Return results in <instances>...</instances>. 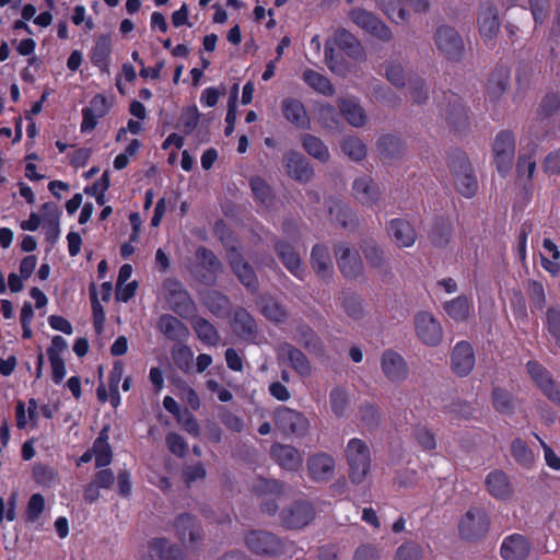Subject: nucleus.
Segmentation results:
<instances>
[{
	"mask_svg": "<svg viewBox=\"0 0 560 560\" xmlns=\"http://www.w3.org/2000/svg\"><path fill=\"white\" fill-rule=\"evenodd\" d=\"M279 361L287 363L299 375L306 377L311 374V363L306 355L296 347L289 342H282L277 348Z\"/></svg>",
	"mask_w": 560,
	"mask_h": 560,
	"instance_id": "obj_21",
	"label": "nucleus"
},
{
	"mask_svg": "<svg viewBox=\"0 0 560 560\" xmlns=\"http://www.w3.org/2000/svg\"><path fill=\"white\" fill-rule=\"evenodd\" d=\"M511 453L514 459L522 466L529 468L535 462L533 451L521 439H515L511 444Z\"/></svg>",
	"mask_w": 560,
	"mask_h": 560,
	"instance_id": "obj_49",
	"label": "nucleus"
},
{
	"mask_svg": "<svg viewBox=\"0 0 560 560\" xmlns=\"http://www.w3.org/2000/svg\"><path fill=\"white\" fill-rule=\"evenodd\" d=\"M385 77L396 88L404 89L407 86L408 78L411 75L405 72L400 63L390 61L385 65Z\"/></svg>",
	"mask_w": 560,
	"mask_h": 560,
	"instance_id": "obj_51",
	"label": "nucleus"
},
{
	"mask_svg": "<svg viewBox=\"0 0 560 560\" xmlns=\"http://www.w3.org/2000/svg\"><path fill=\"white\" fill-rule=\"evenodd\" d=\"M349 404V397L345 389L337 387L330 393V405L337 417H342Z\"/></svg>",
	"mask_w": 560,
	"mask_h": 560,
	"instance_id": "obj_56",
	"label": "nucleus"
},
{
	"mask_svg": "<svg viewBox=\"0 0 560 560\" xmlns=\"http://www.w3.org/2000/svg\"><path fill=\"white\" fill-rule=\"evenodd\" d=\"M452 229L446 222L436 223L432 233L431 240L438 247H444L451 240Z\"/></svg>",
	"mask_w": 560,
	"mask_h": 560,
	"instance_id": "obj_58",
	"label": "nucleus"
},
{
	"mask_svg": "<svg viewBox=\"0 0 560 560\" xmlns=\"http://www.w3.org/2000/svg\"><path fill=\"white\" fill-rule=\"evenodd\" d=\"M294 340L312 354H324V346L320 338L306 325H300L296 327Z\"/></svg>",
	"mask_w": 560,
	"mask_h": 560,
	"instance_id": "obj_37",
	"label": "nucleus"
},
{
	"mask_svg": "<svg viewBox=\"0 0 560 560\" xmlns=\"http://www.w3.org/2000/svg\"><path fill=\"white\" fill-rule=\"evenodd\" d=\"M527 373L538 388L552 381L550 373L537 361H528L526 364Z\"/></svg>",
	"mask_w": 560,
	"mask_h": 560,
	"instance_id": "obj_55",
	"label": "nucleus"
},
{
	"mask_svg": "<svg viewBox=\"0 0 560 560\" xmlns=\"http://www.w3.org/2000/svg\"><path fill=\"white\" fill-rule=\"evenodd\" d=\"M206 477V468L201 463L186 465L183 469V478L186 483L190 485Z\"/></svg>",
	"mask_w": 560,
	"mask_h": 560,
	"instance_id": "obj_64",
	"label": "nucleus"
},
{
	"mask_svg": "<svg viewBox=\"0 0 560 560\" xmlns=\"http://www.w3.org/2000/svg\"><path fill=\"white\" fill-rule=\"evenodd\" d=\"M303 80L305 83L314 89L315 91L324 94V95H332L334 94V88L330 83V81L323 74L314 71V70H306L303 73Z\"/></svg>",
	"mask_w": 560,
	"mask_h": 560,
	"instance_id": "obj_47",
	"label": "nucleus"
},
{
	"mask_svg": "<svg viewBox=\"0 0 560 560\" xmlns=\"http://www.w3.org/2000/svg\"><path fill=\"white\" fill-rule=\"evenodd\" d=\"M337 265L340 272L347 279H358L364 272L363 261L357 249L347 243H338L334 246Z\"/></svg>",
	"mask_w": 560,
	"mask_h": 560,
	"instance_id": "obj_13",
	"label": "nucleus"
},
{
	"mask_svg": "<svg viewBox=\"0 0 560 560\" xmlns=\"http://www.w3.org/2000/svg\"><path fill=\"white\" fill-rule=\"evenodd\" d=\"M341 151L354 162L363 161L366 158V145L355 136H347L340 143Z\"/></svg>",
	"mask_w": 560,
	"mask_h": 560,
	"instance_id": "obj_44",
	"label": "nucleus"
},
{
	"mask_svg": "<svg viewBox=\"0 0 560 560\" xmlns=\"http://www.w3.org/2000/svg\"><path fill=\"white\" fill-rule=\"evenodd\" d=\"M311 265L315 273L324 280L331 278L334 273L329 250L324 245H315L311 254Z\"/></svg>",
	"mask_w": 560,
	"mask_h": 560,
	"instance_id": "obj_33",
	"label": "nucleus"
},
{
	"mask_svg": "<svg viewBox=\"0 0 560 560\" xmlns=\"http://www.w3.org/2000/svg\"><path fill=\"white\" fill-rule=\"evenodd\" d=\"M389 238L398 248H409L417 241V232L412 224L405 219H393L387 224Z\"/></svg>",
	"mask_w": 560,
	"mask_h": 560,
	"instance_id": "obj_23",
	"label": "nucleus"
},
{
	"mask_svg": "<svg viewBox=\"0 0 560 560\" xmlns=\"http://www.w3.org/2000/svg\"><path fill=\"white\" fill-rule=\"evenodd\" d=\"M452 370L458 376L468 375L475 366V353L472 347L466 342H458L452 352Z\"/></svg>",
	"mask_w": 560,
	"mask_h": 560,
	"instance_id": "obj_26",
	"label": "nucleus"
},
{
	"mask_svg": "<svg viewBox=\"0 0 560 560\" xmlns=\"http://www.w3.org/2000/svg\"><path fill=\"white\" fill-rule=\"evenodd\" d=\"M287 174L299 183H308L314 176V168L300 152L288 151L283 155Z\"/></svg>",
	"mask_w": 560,
	"mask_h": 560,
	"instance_id": "obj_20",
	"label": "nucleus"
},
{
	"mask_svg": "<svg viewBox=\"0 0 560 560\" xmlns=\"http://www.w3.org/2000/svg\"><path fill=\"white\" fill-rule=\"evenodd\" d=\"M478 31L485 42L493 40L500 33L501 22L498 8L490 2L480 5L478 18Z\"/></svg>",
	"mask_w": 560,
	"mask_h": 560,
	"instance_id": "obj_19",
	"label": "nucleus"
},
{
	"mask_svg": "<svg viewBox=\"0 0 560 560\" xmlns=\"http://www.w3.org/2000/svg\"><path fill=\"white\" fill-rule=\"evenodd\" d=\"M548 331L560 342V308L550 307L546 313Z\"/></svg>",
	"mask_w": 560,
	"mask_h": 560,
	"instance_id": "obj_63",
	"label": "nucleus"
},
{
	"mask_svg": "<svg viewBox=\"0 0 560 560\" xmlns=\"http://www.w3.org/2000/svg\"><path fill=\"white\" fill-rule=\"evenodd\" d=\"M450 168L459 192L466 197L474 196L477 182L467 156L462 152L453 153L450 158Z\"/></svg>",
	"mask_w": 560,
	"mask_h": 560,
	"instance_id": "obj_8",
	"label": "nucleus"
},
{
	"mask_svg": "<svg viewBox=\"0 0 560 560\" xmlns=\"http://www.w3.org/2000/svg\"><path fill=\"white\" fill-rule=\"evenodd\" d=\"M249 184L256 200L264 207H270L273 200L270 186L260 177H253Z\"/></svg>",
	"mask_w": 560,
	"mask_h": 560,
	"instance_id": "obj_50",
	"label": "nucleus"
},
{
	"mask_svg": "<svg viewBox=\"0 0 560 560\" xmlns=\"http://www.w3.org/2000/svg\"><path fill=\"white\" fill-rule=\"evenodd\" d=\"M385 377L393 383L404 382L408 376V366L404 358L394 351H385L381 359Z\"/></svg>",
	"mask_w": 560,
	"mask_h": 560,
	"instance_id": "obj_24",
	"label": "nucleus"
},
{
	"mask_svg": "<svg viewBox=\"0 0 560 560\" xmlns=\"http://www.w3.org/2000/svg\"><path fill=\"white\" fill-rule=\"evenodd\" d=\"M486 487L489 494L497 500L506 502L513 498V485L502 470L491 471L486 478Z\"/></svg>",
	"mask_w": 560,
	"mask_h": 560,
	"instance_id": "obj_25",
	"label": "nucleus"
},
{
	"mask_svg": "<svg viewBox=\"0 0 560 560\" xmlns=\"http://www.w3.org/2000/svg\"><path fill=\"white\" fill-rule=\"evenodd\" d=\"M233 331L246 341H254L257 336L256 323L253 316L244 308H237L232 319Z\"/></svg>",
	"mask_w": 560,
	"mask_h": 560,
	"instance_id": "obj_32",
	"label": "nucleus"
},
{
	"mask_svg": "<svg viewBox=\"0 0 560 560\" xmlns=\"http://www.w3.org/2000/svg\"><path fill=\"white\" fill-rule=\"evenodd\" d=\"M342 307L346 314L354 320L361 319L364 315L362 301L355 294L346 293L342 299Z\"/></svg>",
	"mask_w": 560,
	"mask_h": 560,
	"instance_id": "obj_53",
	"label": "nucleus"
},
{
	"mask_svg": "<svg viewBox=\"0 0 560 560\" xmlns=\"http://www.w3.org/2000/svg\"><path fill=\"white\" fill-rule=\"evenodd\" d=\"M560 109V97L556 93H547L537 109L540 119H547L558 113Z\"/></svg>",
	"mask_w": 560,
	"mask_h": 560,
	"instance_id": "obj_52",
	"label": "nucleus"
},
{
	"mask_svg": "<svg viewBox=\"0 0 560 560\" xmlns=\"http://www.w3.org/2000/svg\"><path fill=\"white\" fill-rule=\"evenodd\" d=\"M283 490V485L277 480L257 478L252 483V491L260 498L279 497Z\"/></svg>",
	"mask_w": 560,
	"mask_h": 560,
	"instance_id": "obj_46",
	"label": "nucleus"
},
{
	"mask_svg": "<svg viewBox=\"0 0 560 560\" xmlns=\"http://www.w3.org/2000/svg\"><path fill=\"white\" fill-rule=\"evenodd\" d=\"M284 118L300 129H308L311 120L301 101L292 97L284 98L281 103Z\"/></svg>",
	"mask_w": 560,
	"mask_h": 560,
	"instance_id": "obj_29",
	"label": "nucleus"
},
{
	"mask_svg": "<svg viewBox=\"0 0 560 560\" xmlns=\"http://www.w3.org/2000/svg\"><path fill=\"white\" fill-rule=\"evenodd\" d=\"M433 43L445 59L452 62L462 60L465 52V44L462 35L451 25H439L433 33Z\"/></svg>",
	"mask_w": 560,
	"mask_h": 560,
	"instance_id": "obj_3",
	"label": "nucleus"
},
{
	"mask_svg": "<svg viewBox=\"0 0 560 560\" xmlns=\"http://www.w3.org/2000/svg\"><path fill=\"white\" fill-rule=\"evenodd\" d=\"M415 331L419 340L429 347H436L443 339V328L434 315L428 311H420L413 318Z\"/></svg>",
	"mask_w": 560,
	"mask_h": 560,
	"instance_id": "obj_11",
	"label": "nucleus"
},
{
	"mask_svg": "<svg viewBox=\"0 0 560 560\" xmlns=\"http://www.w3.org/2000/svg\"><path fill=\"white\" fill-rule=\"evenodd\" d=\"M423 548L415 541H407L399 546L394 560H422Z\"/></svg>",
	"mask_w": 560,
	"mask_h": 560,
	"instance_id": "obj_54",
	"label": "nucleus"
},
{
	"mask_svg": "<svg viewBox=\"0 0 560 560\" xmlns=\"http://www.w3.org/2000/svg\"><path fill=\"white\" fill-rule=\"evenodd\" d=\"M245 545L255 555L265 557L292 556L295 542L281 538L268 530H250L245 536Z\"/></svg>",
	"mask_w": 560,
	"mask_h": 560,
	"instance_id": "obj_1",
	"label": "nucleus"
},
{
	"mask_svg": "<svg viewBox=\"0 0 560 560\" xmlns=\"http://www.w3.org/2000/svg\"><path fill=\"white\" fill-rule=\"evenodd\" d=\"M171 527L186 549L196 550L202 545L205 533L200 522L194 515L178 514L171 523Z\"/></svg>",
	"mask_w": 560,
	"mask_h": 560,
	"instance_id": "obj_5",
	"label": "nucleus"
},
{
	"mask_svg": "<svg viewBox=\"0 0 560 560\" xmlns=\"http://www.w3.org/2000/svg\"><path fill=\"white\" fill-rule=\"evenodd\" d=\"M510 70L506 67L495 68L489 75L487 82V92L492 100L500 98L509 89Z\"/></svg>",
	"mask_w": 560,
	"mask_h": 560,
	"instance_id": "obj_36",
	"label": "nucleus"
},
{
	"mask_svg": "<svg viewBox=\"0 0 560 560\" xmlns=\"http://www.w3.org/2000/svg\"><path fill=\"white\" fill-rule=\"evenodd\" d=\"M337 104L341 116L350 126L362 128L366 125L368 114L358 101L354 98H339Z\"/></svg>",
	"mask_w": 560,
	"mask_h": 560,
	"instance_id": "obj_30",
	"label": "nucleus"
},
{
	"mask_svg": "<svg viewBox=\"0 0 560 560\" xmlns=\"http://www.w3.org/2000/svg\"><path fill=\"white\" fill-rule=\"evenodd\" d=\"M316 517L314 505L307 501H295L280 512V524L289 530H301Z\"/></svg>",
	"mask_w": 560,
	"mask_h": 560,
	"instance_id": "obj_7",
	"label": "nucleus"
},
{
	"mask_svg": "<svg viewBox=\"0 0 560 560\" xmlns=\"http://www.w3.org/2000/svg\"><path fill=\"white\" fill-rule=\"evenodd\" d=\"M112 52V40L108 35H101L96 38L92 49L91 61L103 72L109 73L108 58Z\"/></svg>",
	"mask_w": 560,
	"mask_h": 560,
	"instance_id": "obj_39",
	"label": "nucleus"
},
{
	"mask_svg": "<svg viewBox=\"0 0 560 560\" xmlns=\"http://www.w3.org/2000/svg\"><path fill=\"white\" fill-rule=\"evenodd\" d=\"M440 112L448 126L456 132H463L468 128V110L458 95H445L443 102L440 104Z\"/></svg>",
	"mask_w": 560,
	"mask_h": 560,
	"instance_id": "obj_10",
	"label": "nucleus"
},
{
	"mask_svg": "<svg viewBox=\"0 0 560 560\" xmlns=\"http://www.w3.org/2000/svg\"><path fill=\"white\" fill-rule=\"evenodd\" d=\"M360 249L371 270L383 279L392 277L390 260L381 244L373 238H363L360 243Z\"/></svg>",
	"mask_w": 560,
	"mask_h": 560,
	"instance_id": "obj_9",
	"label": "nucleus"
},
{
	"mask_svg": "<svg viewBox=\"0 0 560 560\" xmlns=\"http://www.w3.org/2000/svg\"><path fill=\"white\" fill-rule=\"evenodd\" d=\"M470 308V302L464 295L444 304V311L446 314L456 322L466 320L469 317Z\"/></svg>",
	"mask_w": 560,
	"mask_h": 560,
	"instance_id": "obj_45",
	"label": "nucleus"
},
{
	"mask_svg": "<svg viewBox=\"0 0 560 560\" xmlns=\"http://www.w3.org/2000/svg\"><path fill=\"white\" fill-rule=\"evenodd\" d=\"M158 328L164 336L172 340H180L188 335L185 325L178 318L170 314H164L159 318Z\"/></svg>",
	"mask_w": 560,
	"mask_h": 560,
	"instance_id": "obj_41",
	"label": "nucleus"
},
{
	"mask_svg": "<svg viewBox=\"0 0 560 560\" xmlns=\"http://www.w3.org/2000/svg\"><path fill=\"white\" fill-rule=\"evenodd\" d=\"M411 98L417 104H422L428 98V92L424 89L423 81L418 77L408 78V84L406 86Z\"/></svg>",
	"mask_w": 560,
	"mask_h": 560,
	"instance_id": "obj_57",
	"label": "nucleus"
},
{
	"mask_svg": "<svg viewBox=\"0 0 560 560\" xmlns=\"http://www.w3.org/2000/svg\"><path fill=\"white\" fill-rule=\"evenodd\" d=\"M172 358L180 370H188L192 362V352L188 347L177 346L172 350Z\"/></svg>",
	"mask_w": 560,
	"mask_h": 560,
	"instance_id": "obj_59",
	"label": "nucleus"
},
{
	"mask_svg": "<svg viewBox=\"0 0 560 560\" xmlns=\"http://www.w3.org/2000/svg\"><path fill=\"white\" fill-rule=\"evenodd\" d=\"M494 161L498 171L505 175L512 167L515 143L514 138L509 131H501L493 143Z\"/></svg>",
	"mask_w": 560,
	"mask_h": 560,
	"instance_id": "obj_17",
	"label": "nucleus"
},
{
	"mask_svg": "<svg viewBox=\"0 0 560 560\" xmlns=\"http://www.w3.org/2000/svg\"><path fill=\"white\" fill-rule=\"evenodd\" d=\"M275 424L284 434L304 436L310 428L307 418L296 410L280 407L275 412Z\"/></svg>",
	"mask_w": 560,
	"mask_h": 560,
	"instance_id": "obj_15",
	"label": "nucleus"
},
{
	"mask_svg": "<svg viewBox=\"0 0 560 560\" xmlns=\"http://www.w3.org/2000/svg\"><path fill=\"white\" fill-rule=\"evenodd\" d=\"M353 197L363 206L373 207L378 203L382 190L369 175L357 177L352 183Z\"/></svg>",
	"mask_w": 560,
	"mask_h": 560,
	"instance_id": "obj_22",
	"label": "nucleus"
},
{
	"mask_svg": "<svg viewBox=\"0 0 560 560\" xmlns=\"http://www.w3.org/2000/svg\"><path fill=\"white\" fill-rule=\"evenodd\" d=\"M493 406L502 413H508L512 410V395L502 388H494L493 390Z\"/></svg>",
	"mask_w": 560,
	"mask_h": 560,
	"instance_id": "obj_60",
	"label": "nucleus"
},
{
	"mask_svg": "<svg viewBox=\"0 0 560 560\" xmlns=\"http://www.w3.org/2000/svg\"><path fill=\"white\" fill-rule=\"evenodd\" d=\"M530 551V544L526 537L513 534L503 539L500 553L504 560H525Z\"/></svg>",
	"mask_w": 560,
	"mask_h": 560,
	"instance_id": "obj_28",
	"label": "nucleus"
},
{
	"mask_svg": "<svg viewBox=\"0 0 560 560\" xmlns=\"http://www.w3.org/2000/svg\"><path fill=\"white\" fill-rule=\"evenodd\" d=\"M275 250L284 265V267L295 277L302 278V267L300 255L289 243L278 241L275 244Z\"/></svg>",
	"mask_w": 560,
	"mask_h": 560,
	"instance_id": "obj_34",
	"label": "nucleus"
},
{
	"mask_svg": "<svg viewBox=\"0 0 560 560\" xmlns=\"http://www.w3.org/2000/svg\"><path fill=\"white\" fill-rule=\"evenodd\" d=\"M149 556L152 560H184L180 548L164 537L153 538L149 542Z\"/></svg>",
	"mask_w": 560,
	"mask_h": 560,
	"instance_id": "obj_31",
	"label": "nucleus"
},
{
	"mask_svg": "<svg viewBox=\"0 0 560 560\" xmlns=\"http://www.w3.org/2000/svg\"><path fill=\"white\" fill-rule=\"evenodd\" d=\"M163 292L170 308L176 314L187 317L194 313L195 303L179 280L167 278L163 282Z\"/></svg>",
	"mask_w": 560,
	"mask_h": 560,
	"instance_id": "obj_6",
	"label": "nucleus"
},
{
	"mask_svg": "<svg viewBox=\"0 0 560 560\" xmlns=\"http://www.w3.org/2000/svg\"><path fill=\"white\" fill-rule=\"evenodd\" d=\"M196 258L195 277L207 285L214 284L218 276L223 271V266L219 258L206 247L197 248Z\"/></svg>",
	"mask_w": 560,
	"mask_h": 560,
	"instance_id": "obj_14",
	"label": "nucleus"
},
{
	"mask_svg": "<svg viewBox=\"0 0 560 560\" xmlns=\"http://www.w3.org/2000/svg\"><path fill=\"white\" fill-rule=\"evenodd\" d=\"M301 144L305 152L312 158L318 160L322 163H327L329 161V150L318 137L311 133H304L301 137Z\"/></svg>",
	"mask_w": 560,
	"mask_h": 560,
	"instance_id": "obj_42",
	"label": "nucleus"
},
{
	"mask_svg": "<svg viewBox=\"0 0 560 560\" xmlns=\"http://www.w3.org/2000/svg\"><path fill=\"white\" fill-rule=\"evenodd\" d=\"M330 221L347 230H354L358 226V218L350 207L340 202L332 201L328 208Z\"/></svg>",
	"mask_w": 560,
	"mask_h": 560,
	"instance_id": "obj_35",
	"label": "nucleus"
},
{
	"mask_svg": "<svg viewBox=\"0 0 560 560\" xmlns=\"http://www.w3.org/2000/svg\"><path fill=\"white\" fill-rule=\"evenodd\" d=\"M226 261L243 285H245L250 291L257 290L258 280L253 267L234 247L228 249Z\"/></svg>",
	"mask_w": 560,
	"mask_h": 560,
	"instance_id": "obj_18",
	"label": "nucleus"
},
{
	"mask_svg": "<svg viewBox=\"0 0 560 560\" xmlns=\"http://www.w3.org/2000/svg\"><path fill=\"white\" fill-rule=\"evenodd\" d=\"M192 327L198 338L208 345H215L220 339L213 325L202 317H195L192 319Z\"/></svg>",
	"mask_w": 560,
	"mask_h": 560,
	"instance_id": "obj_48",
	"label": "nucleus"
},
{
	"mask_svg": "<svg viewBox=\"0 0 560 560\" xmlns=\"http://www.w3.org/2000/svg\"><path fill=\"white\" fill-rule=\"evenodd\" d=\"M335 43L350 58L362 60L364 58V49L361 43L347 30L341 28L335 33Z\"/></svg>",
	"mask_w": 560,
	"mask_h": 560,
	"instance_id": "obj_38",
	"label": "nucleus"
},
{
	"mask_svg": "<svg viewBox=\"0 0 560 560\" xmlns=\"http://www.w3.org/2000/svg\"><path fill=\"white\" fill-rule=\"evenodd\" d=\"M490 518L487 512L478 506H471L460 517L458 523L459 537L469 542L481 540L489 532Z\"/></svg>",
	"mask_w": 560,
	"mask_h": 560,
	"instance_id": "obj_4",
	"label": "nucleus"
},
{
	"mask_svg": "<svg viewBox=\"0 0 560 560\" xmlns=\"http://www.w3.org/2000/svg\"><path fill=\"white\" fill-rule=\"evenodd\" d=\"M376 148L380 155L388 160L398 159L405 153V145L401 139L389 133L380 137Z\"/></svg>",
	"mask_w": 560,
	"mask_h": 560,
	"instance_id": "obj_40",
	"label": "nucleus"
},
{
	"mask_svg": "<svg viewBox=\"0 0 560 560\" xmlns=\"http://www.w3.org/2000/svg\"><path fill=\"white\" fill-rule=\"evenodd\" d=\"M336 459L326 452H316L306 459V472L308 478L315 483H327L336 475Z\"/></svg>",
	"mask_w": 560,
	"mask_h": 560,
	"instance_id": "obj_12",
	"label": "nucleus"
},
{
	"mask_svg": "<svg viewBox=\"0 0 560 560\" xmlns=\"http://www.w3.org/2000/svg\"><path fill=\"white\" fill-rule=\"evenodd\" d=\"M200 114L196 107H188L183 110L179 122L185 133H190L199 124Z\"/></svg>",
	"mask_w": 560,
	"mask_h": 560,
	"instance_id": "obj_62",
	"label": "nucleus"
},
{
	"mask_svg": "<svg viewBox=\"0 0 560 560\" xmlns=\"http://www.w3.org/2000/svg\"><path fill=\"white\" fill-rule=\"evenodd\" d=\"M346 459L351 482L362 483L371 469V452L368 444L360 439L350 440L346 447Z\"/></svg>",
	"mask_w": 560,
	"mask_h": 560,
	"instance_id": "obj_2",
	"label": "nucleus"
},
{
	"mask_svg": "<svg viewBox=\"0 0 560 560\" xmlns=\"http://www.w3.org/2000/svg\"><path fill=\"white\" fill-rule=\"evenodd\" d=\"M272 459L283 469L293 471L303 463L302 454L292 445L276 443L270 448Z\"/></svg>",
	"mask_w": 560,
	"mask_h": 560,
	"instance_id": "obj_27",
	"label": "nucleus"
},
{
	"mask_svg": "<svg viewBox=\"0 0 560 560\" xmlns=\"http://www.w3.org/2000/svg\"><path fill=\"white\" fill-rule=\"evenodd\" d=\"M413 436L418 444L425 451H432L436 446L435 435L425 427H417L413 431Z\"/></svg>",
	"mask_w": 560,
	"mask_h": 560,
	"instance_id": "obj_61",
	"label": "nucleus"
},
{
	"mask_svg": "<svg viewBox=\"0 0 560 560\" xmlns=\"http://www.w3.org/2000/svg\"><path fill=\"white\" fill-rule=\"evenodd\" d=\"M259 306L264 316L269 320L283 323L289 316L287 308L270 295L261 296Z\"/></svg>",
	"mask_w": 560,
	"mask_h": 560,
	"instance_id": "obj_43",
	"label": "nucleus"
},
{
	"mask_svg": "<svg viewBox=\"0 0 560 560\" xmlns=\"http://www.w3.org/2000/svg\"><path fill=\"white\" fill-rule=\"evenodd\" d=\"M349 18L355 25L375 36L376 38L384 42L392 39L393 35L389 27L385 25L372 12L361 8H354L349 12Z\"/></svg>",
	"mask_w": 560,
	"mask_h": 560,
	"instance_id": "obj_16",
	"label": "nucleus"
}]
</instances>
